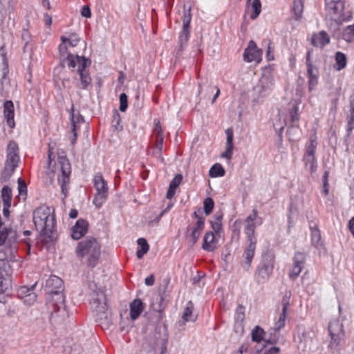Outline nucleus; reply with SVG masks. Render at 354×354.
I'll use <instances>...</instances> for the list:
<instances>
[{
	"label": "nucleus",
	"mask_w": 354,
	"mask_h": 354,
	"mask_svg": "<svg viewBox=\"0 0 354 354\" xmlns=\"http://www.w3.org/2000/svg\"><path fill=\"white\" fill-rule=\"evenodd\" d=\"M288 315V311H283L279 315V319L274 324V328L271 329L270 337L266 339V342L274 344L279 340V330L285 326V321Z\"/></svg>",
	"instance_id": "17"
},
{
	"label": "nucleus",
	"mask_w": 354,
	"mask_h": 354,
	"mask_svg": "<svg viewBox=\"0 0 354 354\" xmlns=\"http://www.w3.org/2000/svg\"><path fill=\"white\" fill-rule=\"evenodd\" d=\"M93 182L97 193L94 197L93 203L96 207L100 208L107 198L109 188L106 182L100 173H97L95 175Z\"/></svg>",
	"instance_id": "11"
},
{
	"label": "nucleus",
	"mask_w": 354,
	"mask_h": 354,
	"mask_svg": "<svg viewBox=\"0 0 354 354\" xmlns=\"http://www.w3.org/2000/svg\"><path fill=\"white\" fill-rule=\"evenodd\" d=\"M172 204L168 205L167 208L162 210L153 220H150L148 221L149 226H153V223H158L160 220L161 217L170 209L172 206Z\"/></svg>",
	"instance_id": "54"
},
{
	"label": "nucleus",
	"mask_w": 354,
	"mask_h": 354,
	"mask_svg": "<svg viewBox=\"0 0 354 354\" xmlns=\"http://www.w3.org/2000/svg\"><path fill=\"white\" fill-rule=\"evenodd\" d=\"M0 56L2 57L3 64L6 65V67L3 70V78H5L8 72V64L6 58V52L3 46L0 47Z\"/></svg>",
	"instance_id": "58"
},
{
	"label": "nucleus",
	"mask_w": 354,
	"mask_h": 354,
	"mask_svg": "<svg viewBox=\"0 0 354 354\" xmlns=\"http://www.w3.org/2000/svg\"><path fill=\"white\" fill-rule=\"evenodd\" d=\"M290 297H291L290 292H289V291L286 292V293L282 299V301H281L283 311H288V306L290 305Z\"/></svg>",
	"instance_id": "51"
},
{
	"label": "nucleus",
	"mask_w": 354,
	"mask_h": 354,
	"mask_svg": "<svg viewBox=\"0 0 354 354\" xmlns=\"http://www.w3.org/2000/svg\"><path fill=\"white\" fill-rule=\"evenodd\" d=\"M222 218L221 213H216L214 216V220L211 221V226L215 233H219L222 230Z\"/></svg>",
	"instance_id": "38"
},
{
	"label": "nucleus",
	"mask_w": 354,
	"mask_h": 354,
	"mask_svg": "<svg viewBox=\"0 0 354 354\" xmlns=\"http://www.w3.org/2000/svg\"><path fill=\"white\" fill-rule=\"evenodd\" d=\"M33 221L36 229L43 235L51 238L55 228L53 209L46 205L38 207L33 212Z\"/></svg>",
	"instance_id": "2"
},
{
	"label": "nucleus",
	"mask_w": 354,
	"mask_h": 354,
	"mask_svg": "<svg viewBox=\"0 0 354 354\" xmlns=\"http://www.w3.org/2000/svg\"><path fill=\"white\" fill-rule=\"evenodd\" d=\"M3 115L6 120L8 125L10 128H14L15 122V109L14 104L11 100H7L3 104Z\"/></svg>",
	"instance_id": "22"
},
{
	"label": "nucleus",
	"mask_w": 354,
	"mask_h": 354,
	"mask_svg": "<svg viewBox=\"0 0 354 354\" xmlns=\"http://www.w3.org/2000/svg\"><path fill=\"white\" fill-rule=\"evenodd\" d=\"M214 207V202L210 197L206 198L203 201V209L206 215H209L212 213Z\"/></svg>",
	"instance_id": "45"
},
{
	"label": "nucleus",
	"mask_w": 354,
	"mask_h": 354,
	"mask_svg": "<svg viewBox=\"0 0 354 354\" xmlns=\"http://www.w3.org/2000/svg\"><path fill=\"white\" fill-rule=\"evenodd\" d=\"M262 50L257 48L256 43L250 40L243 53V59L247 62L261 60Z\"/></svg>",
	"instance_id": "16"
},
{
	"label": "nucleus",
	"mask_w": 354,
	"mask_h": 354,
	"mask_svg": "<svg viewBox=\"0 0 354 354\" xmlns=\"http://www.w3.org/2000/svg\"><path fill=\"white\" fill-rule=\"evenodd\" d=\"M339 95H340L339 89H336L335 91L331 92L329 94V97H330V103H331L330 109L332 111H336Z\"/></svg>",
	"instance_id": "44"
},
{
	"label": "nucleus",
	"mask_w": 354,
	"mask_h": 354,
	"mask_svg": "<svg viewBox=\"0 0 354 354\" xmlns=\"http://www.w3.org/2000/svg\"><path fill=\"white\" fill-rule=\"evenodd\" d=\"M341 37L346 42H351L354 39V24L347 26L341 33Z\"/></svg>",
	"instance_id": "35"
},
{
	"label": "nucleus",
	"mask_w": 354,
	"mask_h": 354,
	"mask_svg": "<svg viewBox=\"0 0 354 354\" xmlns=\"http://www.w3.org/2000/svg\"><path fill=\"white\" fill-rule=\"evenodd\" d=\"M121 122V117L119 113L115 111L113 115V119H112V127L115 129L116 131H121L122 129V126L120 124Z\"/></svg>",
	"instance_id": "47"
},
{
	"label": "nucleus",
	"mask_w": 354,
	"mask_h": 354,
	"mask_svg": "<svg viewBox=\"0 0 354 354\" xmlns=\"http://www.w3.org/2000/svg\"><path fill=\"white\" fill-rule=\"evenodd\" d=\"M328 332L331 339L328 346L333 352L339 353L344 336L342 324L338 320L330 322L328 325Z\"/></svg>",
	"instance_id": "9"
},
{
	"label": "nucleus",
	"mask_w": 354,
	"mask_h": 354,
	"mask_svg": "<svg viewBox=\"0 0 354 354\" xmlns=\"http://www.w3.org/2000/svg\"><path fill=\"white\" fill-rule=\"evenodd\" d=\"M203 86H205V93L203 96L204 98H207L209 96V94L211 93H212V91H213V88L210 85V84H209L207 79V78L201 79L198 83V102H197V103H199L201 100V98L199 96L203 93Z\"/></svg>",
	"instance_id": "28"
},
{
	"label": "nucleus",
	"mask_w": 354,
	"mask_h": 354,
	"mask_svg": "<svg viewBox=\"0 0 354 354\" xmlns=\"http://www.w3.org/2000/svg\"><path fill=\"white\" fill-rule=\"evenodd\" d=\"M76 59L78 62V68L82 69L83 71H86L85 68L90 64V62L84 57L76 56Z\"/></svg>",
	"instance_id": "55"
},
{
	"label": "nucleus",
	"mask_w": 354,
	"mask_h": 354,
	"mask_svg": "<svg viewBox=\"0 0 354 354\" xmlns=\"http://www.w3.org/2000/svg\"><path fill=\"white\" fill-rule=\"evenodd\" d=\"M90 290V304L91 308L95 311L98 316L104 314L108 308L106 298L103 289L98 287L94 282L88 283Z\"/></svg>",
	"instance_id": "6"
},
{
	"label": "nucleus",
	"mask_w": 354,
	"mask_h": 354,
	"mask_svg": "<svg viewBox=\"0 0 354 354\" xmlns=\"http://www.w3.org/2000/svg\"><path fill=\"white\" fill-rule=\"evenodd\" d=\"M304 10V0H294L292 12L294 14V19L300 21L302 17Z\"/></svg>",
	"instance_id": "29"
},
{
	"label": "nucleus",
	"mask_w": 354,
	"mask_h": 354,
	"mask_svg": "<svg viewBox=\"0 0 354 354\" xmlns=\"http://www.w3.org/2000/svg\"><path fill=\"white\" fill-rule=\"evenodd\" d=\"M182 180L183 176L181 174L176 175L170 182L169 187L172 188L174 189H176L177 187L180 185V183L182 182Z\"/></svg>",
	"instance_id": "53"
},
{
	"label": "nucleus",
	"mask_w": 354,
	"mask_h": 354,
	"mask_svg": "<svg viewBox=\"0 0 354 354\" xmlns=\"http://www.w3.org/2000/svg\"><path fill=\"white\" fill-rule=\"evenodd\" d=\"M266 335L265 331L259 326H256L252 330V340L255 342H260L264 339Z\"/></svg>",
	"instance_id": "39"
},
{
	"label": "nucleus",
	"mask_w": 354,
	"mask_h": 354,
	"mask_svg": "<svg viewBox=\"0 0 354 354\" xmlns=\"http://www.w3.org/2000/svg\"><path fill=\"white\" fill-rule=\"evenodd\" d=\"M302 270L303 269L301 268V267L292 266V268L289 272V278L292 281L295 280L299 277Z\"/></svg>",
	"instance_id": "52"
},
{
	"label": "nucleus",
	"mask_w": 354,
	"mask_h": 354,
	"mask_svg": "<svg viewBox=\"0 0 354 354\" xmlns=\"http://www.w3.org/2000/svg\"><path fill=\"white\" fill-rule=\"evenodd\" d=\"M347 59L345 54L342 52L335 53V68L337 71H341L346 66Z\"/></svg>",
	"instance_id": "33"
},
{
	"label": "nucleus",
	"mask_w": 354,
	"mask_h": 354,
	"mask_svg": "<svg viewBox=\"0 0 354 354\" xmlns=\"http://www.w3.org/2000/svg\"><path fill=\"white\" fill-rule=\"evenodd\" d=\"M165 306L166 304L162 296L159 295L153 298L151 304V307L153 310L161 313L165 308Z\"/></svg>",
	"instance_id": "36"
},
{
	"label": "nucleus",
	"mask_w": 354,
	"mask_h": 354,
	"mask_svg": "<svg viewBox=\"0 0 354 354\" xmlns=\"http://www.w3.org/2000/svg\"><path fill=\"white\" fill-rule=\"evenodd\" d=\"M214 234L212 232H206L203 237L202 248L207 252H212L216 248Z\"/></svg>",
	"instance_id": "26"
},
{
	"label": "nucleus",
	"mask_w": 354,
	"mask_h": 354,
	"mask_svg": "<svg viewBox=\"0 0 354 354\" xmlns=\"http://www.w3.org/2000/svg\"><path fill=\"white\" fill-rule=\"evenodd\" d=\"M311 242L312 245L315 247H318L321 245V233L319 229H314L311 232Z\"/></svg>",
	"instance_id": "46"
},
{
	"label": "nucleus",
	"mask_w": 354,
	"mask_h": 354,
	"mask_svg": "<svg viewBox=\"0 0 354 354\" xmlns=\"http://www.w3.org/2000/svg\"><path fill=\"white\" fill-rule=\"evenodd\" d=\"M66 40L68 39L65 37H62V43L59 44L58 48L60 57L63 60H65V58L67 57V55H71V53H68L67 46L65 44Z\"/></svg>",
	"instance_id": "48"
},
{
	"label": "nucleus",
	"mask_w": 354,
	"mask_h": 354,
	"mask_svg": "<svg viewBox=\"0 0 354 354\" xmlns=\"http://www.w3.org/2000/svg\"><path fill=\"white\" fill-rule=\"evenodd\" d=\"M77 72L80 77L81 88L82 89H88L91 84V77L86 71H83L81 68L77 69Z\"/></svg>",
	"instance_id": "34"
},
{
	"label": "nucleus",
	"mask_w": 354,
	"mask_h": 354,
	"mask_svg": "<svg viewBox=\"0 0 354 354\" xmlns=\"http://www.w3.org/2000/svg\"><path fill=\"white\" fill-rule=\"evenodd\" d=\"M274 86V79L272 70L270 67L264 68L257 84L253 88V102H261L269 95Z\"/></svg>",
	"instance_id": "4"
},
{
	"label": "nucleus",
	"mask_w": 354,
	"mask_h": 354,
	"mask_svg": "<svg viewBox=\"0 0 354 354\" xmlns=\"http://www.w3.org/2000/svg\"><path fill=\"white\" fill-rule=\"evenodd\" d=\"M1 197L3 203L11 204L12 201V190L6 185L1 189Z\"/></svg>",
	"instance_id": "43"
},
{
	"label": "nucleus",
	"mask_w": 354,
	"mask_h": 354,
	"mask_svg": "<svg viewBox=\"0 0 354 354\" xmlns=\"http://www.w3.org/2000/svg\"><path fill=\"white\" fill-rule=\"evenodd\" d=\"M252 13L250 15V19L254 20L260 14L261 11V3L260 0H253L252 3Z\"/></svg>",
	"instance_id": "42"
},
{
	"label": "nucleus",
	"mask_w": 354,
	"mask_h": 354,
	"mask_svg": "<svg viewBox=\"0 0 354 354\" xmlns=\"http://www.w3.org/2000/svg\"><path fill=\"white\" fill-rule=\"evenodd\" d=\"M225 171L223 166L218 163L214 164L209 171V175L212 178L222 177L225 175Z\"/></svg>",
	"instance_id": "37"
},
{
	"label": "nucleus",
	"mask_w": 354,
	"mask_h": 354,
	"mask_svg": "<svg viewBox=\"0 0 354 354\" xmlns=\"http://www.w3.org/2000/svg\"><path fill=\"white\" fill-rule=\"evenodd\" d=\"M88 223L86 220L78 219L71 229V236L78 240L84 236L88 232Z\"/></svg>",
	"instance_id": "19"
},
{
	"label": "nucleus",
	"mask_w": 354,
	"mask_h": 354,
	"mask_svg": "<svg viewBox=\"0 0 354 354\" xmlns=\"http://www.w3.org/2000/svg\"><path fill=\"white\" fill-rule=\"evenodd\" d=\"M246 243L247 246L245 249L243 254L245 257L244 266H245L246 269H248L251 266V263L254 256V251L256 249L257 241H246Z\"/></svg>",
	"instance_id": "23"
},
{
	"label": "nucleus",
	"mask_w": 354,
	"mask_h": 354,
	"mask_svg": "<svg viewBox=\"0 0 354 354\" xmlns=\"http://www.w3.org/2000/svg\"><path fill=\"white\" fill-rule=\"evenodd\" d=\"M288 113L290 117V122L292 123V126H296L299 120V106L297 102H294L290 104Z\"/></svg>",
	"instance_id": "31"
},
{
	"label": "nucleus",
	"mask_w": 354,
	"mask_h": 354,
	"mask_svg": "<svg viewBox=\"0 0 354 354\" xmlns=\"http://www.w3.org/2000/svg\"><path fill=\"white\" fill-rule=\"evenodd\" d=\"M317 142L315 139L311 138L309 145L306 147V152L303 156L305 168L310 173L316 171L317 168V159L315 158V151Z\"/></svg>",
	"instance_id": "14"
},
{
	"label": "nucleus",
	"mask_w": 354,
	"mask_h": 354,
	"mask_svg": "<svg viewBox=\"0 0 354 354\" xmlns=\"http://www.w3.org/2000/svg\"><path fill=\"white\" fill-rule=\"evenodd\" d=\"M46 292L51 295L49 306L53 308V317H63L67 315L65 297L63 294L64 283L61 278L51 275L46 281Z\"/></svg>",
	"instance_id": "1"
},
{
	"label": "nucleus",
	"mask_w": 354,
	"mask_h": 354,
	"mask_svg": "<svg viewBox=\"0 0 354 354\" xmlns=\"http://www.w3.org/2000/svg\"><path fill=\"white\" fill-rule=\"evenodd\" d=\"M308 83L309 91H313L318 84V77L315 78H308Z\"/></svg>",
	"instance_id": "64"
},
{
	"label": "nucleus",
	"mask_w": 354,
	"mask_h": 354,
	"mask_svg": "<svg viewBox=\"0 0 354 354\" xmlns=\"http://www.w3.org/2000/svg\"><path fill=\"white\" fill-rule=\"evenodd\" d=\"M19 147L14 141H10L7 147V158L5 163L18 167L19 162Z\"/></svg>",
	"instance_id": "18"
},
{
	"label": "nucleus",
	"mask_w": 354,
	"mask_h": 354,
	"mask_svg": "<svg viewBox=\"0 0 354 354\" xmlns=\"http://www.w3.org/2000/svg\"><path fill=\"white\" fill-rule=\"evenodd\" d=\"M326 8L333 22H346L352 19L350 11L344 12V0H325Z\"/></svg>",
	"instance_id": "7"
},
{
	"label": "nucleus",
	"mask_w": 354,
	"mask_h": 354,
	"mask_svg": "<svg viewBox=\"0 0 354 354\" xmlns=\"http://www.w3.org/2000/svg\"><path fill=\"white\" fill-rule=\"evenodd\" d=\"M167 340L166 338H162L158 341V344L160 345V352L159 354H166L167 353Z\"/></svg>",
	"instance_id": "61"
},
{
	"label": "nucleus",
	"mask_w": 354,
	"mask_h": 354,
	"mask_svg": "<svg viewBox=\"0 0 354 354\" xmlns=\"http://www.w3.org/2000/svg\"><path fill=\"white\" fill-rule=\"evenodd\" d=\"M59 164L60 165L62 174L58 177V183L61 187L62 193L64 197H66L67 186L70 181L71 165L66 157H59Z\"/></svg>",
	"instance_id": "15"
},
{
	"label": "nucleus",
	"mask_w": 354,
	"mask_h": 354,
	"mask_svg": "<svg viewBox=\"0 0 354 354\" xmlns=\"http://www.w3.org/2000/svg\"><path fill=\"white\" fill-rule=\"evenodd\" d=\"M307 66V75L308 78H315L318 77V70L313 65Z\"/></svg>",
	"instance_id": "57"
},
{
	"label": "nucleus",
	"mask_w": 354,
	"mask_h": 354,
	"mask_svg": "<svg viewBox=\"0 0 354 354\" xmlns=\"http://www.w3.org/2000/svg\"><path fill=\"white\" fill-rule=\"evenodd\" d=\"M235 318L237 321L243 322L245 319V308L239 305L236 310Z\"/></svg>",
	"instance_id": "56"
},
{
	"label": "nucleus",
	"mask_w": 354,
	"mask_h": 354,
	"mask_svg": "<svg viewBox=\"0 0 354 354\" xmlns=\"http://www.w3.org/2000/svg\"><path fill=\"white\" fill-rule=\"evenodd\" d=\"M18 190H19V194L26 195L27 186H26V183L20 178L18 179Z\"/></svg>",
	"instance_id": "60"
},
{
	"label": "nucleus",
	"mask_w": 354,
	"mask_h": 354,
	"mask_svg": "<svg viewBox=\"0 0 354 354\" xmlns=\"http://www.w3.org/2000/svg\"><path fill=\"white\" fill-rule=\"evenodd\" d=\"M130 317L132 320H136L144 310V304L142 301L136 299L130 303Z\"/></svg>",
	"instance_id": "24"
},
{
	"label": "nucleus",
	"mask_w": 354,
	"mask_h": 354,
	"mask_svg": "<svg viewBox=\"0 0 354 354\" xmlns=\"http://www.w3.org/2000/svg\"><path fill=\"white\" fill-rule=\"evenodd\" d=\"M9 261L0 259V302L2 303L5 302L3 295L8 294L10 288Z\"/></svg>",
	"instance_id": "13"
},
{
	"label": "nucleus",
	"mask_w": 354,
	"mask_h": 354,
	"mask_svg": "<svg viewBox=\"0 0 354 354\" xmlns=\"http://www.w3.org/2000/svg\"><path fill=\"white\" fill-rule=\"evenodd\" d=\"M306 260V255L304 252H297L293 257V265L304 268Z\"/></svg>",
	"instance_id": "41"
},
{
	"label": "nucleus",
	"mask_w": 354,
	"mask_h": 354,
	"mask_svg": "<svg viewBox=\"0 0 354 354\" xmlns=\"http://www.w3.org/2000/svg\"><path fill=\"white\" fill-rule=\"evenodd\" d=\"M330 37L328 33L324 30H322L319 32L313 34L310 39V44L315 47L324 48L330 43Z\"/></svg>",
	"instance_id": "20"
},
{
	"label": "nucleus",
	"mask_w": 354,
	"mask_h": 354,
	"mask_svg": "<svg viewBox=\"0 0 354 354\" xmlns=\"http://www.w3.org/2000/svg\"><path fill=\"white\" fill-rule=\"evenodd\" d=\"M194 304L189 301L187 303L184 308L182 319L179 321L178 324L180 326L185 325L187 322H194L197 319V315L193 313Z\"/></svg>",
	"instance_id": "21"
},
{
	"label": "nucleus",
	"mask_w": 354,
	"mask_h": 354,
	"mask_svg": "<svg viewBox=\"0 0 354 354\" xmlns=\"http://www.w3.org/2000/svg\"><path fill=\"white\" fill-rule=\"evenodd\" d=\"M17 233L12 228L4 227L0 230V245L6 243L3 250L0 252V259L15 261L17 251Z\"/></svg>",
	"instance_id": "5"
},
{
	"label": "nucleus",
	"mask_w": 354,
	"mask_h": 354,
	"mask_svg": "<svg viewBox=\"0 0 354 354\" xmlns=\"http://www.w3.org/2000/svg\"><path fill=\"white\" fill-rule=\"evenodd\" d=\"M233 149L234 147L226 146L225 151L222 153L221 156L229 160H231L233 153Z\"/></svg>",
	"instance_id": "62"
},
{
	"label": "nucleus",
	"mask_w": 354,
	"mask_h": 354,
	"mask_svg": "<svg viewBox=\"0 0 354 354\" xmlns=\"http://www.w3.org/2000/svg\"><path fill=\"white\" fill-rule=\"evenodd\" d=\"M274 265V258L270 254L263 255L255 272V277L259 283L264 282L269 279L272 273Z\"/></svg>",
	"instance_id": "10"
},
{
	"label": "nucleus",
	"mask_w": 354,
	"mask_h": 354,
	"mask_svg": "<svg viewBox=\"0 0 354 354\" xmlns=\"http://www.w3.org/2000/svg\"><path fill=\"white\" fill-rule=\"evenodd\" d=\"M192 217L196 219V221L194 223L189 224L187 227L185 236L188 243L193 246L196 243L204 230L205 218L201 215L200 209L198 212L195 211Z\"/></svg>",
	"instance_id": "8"
},
{
	"label": "nucleus",
	"mask_w": 354,
	"mask_h": 354,
	"mask_svg": "<svg viewBox=\"0 0 354 354\" xmlns=\"http://www.w3.org/2000/svg\"><path fill=\"white\" fill-rule=\"evenodd\" d=\"M36 284L37 283H35L30 287V288H28L26 286L21 288L20 293L21 295L24 294V302L28 306L32 305L36 301L37 295L32 292V290L34 289Z\"/></svg>",
	"instance_id": "25"
},
{
	"label": "nucleus",
	"mask_w": 354,
	"mask_h": 354,
	"mask_svg": "<svg viewBox=\"0 0 354 354\" xmlns=\"http://www.w3.org/2000/svg\"><path fill=\"white\" fill-rule=\"evenodd\" d=\"M128 107V97L122 93L120 95V110L122 112H124Z\"/></svg>",
	"instance_id": "49"
},
{
	"label": "nucleus",
	"mask_w": 354,
	"mask_h": 354,
	"mask_svg": "<svg viewBox=\"0 0 354 354\" xmlns=\"http://www.w3.org/2000/svg\"><path fill=\"white\" fill-rule=\"evenodd\" d=\"M67 63V65L70 68H74L76 66L75 57L71 55H67V57L65 58V60Z\"/></svg>",
	"instance_id": "63"
},
{
	"label": "nucleus",
	"mask_w": 354,
	"mask_h": 354,
	"mask_svg": "<svg viewBox=\"0 0 354 354\" xmlns=\"http://www.w3.org/2000/svg\"><path fill=\"white\" fill-rule=\"evenodd\" d=\"M71 120L72 124V132H75L77 129V124L84 122L83 117L80 114H75L73 106L71 108Z\"/></svg>",
	"instance_id": "40"
},
{
	"label": "nucleus",
	"mask_w": 354,
	"mask_h": 354,
	"mask_svg": "<svg viewBox=\"0 0 354 354\" xmlns=\"http://www.w3.org/2000/svg\"><path fill=\"white\" fill-rule=\"evenodd\" d=\"M190 35V24H183V27L179 35L180 50L187 46Z\"/></svg>",
	"instance_id": "27"
},
{
	"label": "nucleus",
	"mask_w": 354,
	"mask_h": 354,
	"mask_svg": "<svg viewBox=\"0 0 354 354\" xmlns=\"http://www.w3.org/2000/svg\"><path fill=\"white\" fill-rule=\"evenodd\" d=\"M263 223V220L258 216V211L256 209L252 213L248 215L244 221V232L246 235V241H257L255 236V229Z\"/></svg>",
	"instance_id": "12"
},
{
	"label": "nucleus",
	"mask_w": 354,
	"mask_h": 354,
	"mask_svg": "<svg viewBox=\"0 0 354 354\" xmlns=\"http://www.w3.org/2000/svg\"><path fill=\"white\" fill-rule=\"evenodd\" d=\"M75 252L79 258L86 257L88 266L94 268L101 255V245L96 239L88 236L77 243Z\"/></svg>",
	"instance_id": "3"
},
{
	"label": "nucleus",
	"mask_w": 354,
	"mask_h": 354,
	"mask_svg": "<svg viewBox=\"0 0 354 354\" xmlns=\"http://www.w3.org/2000/svg\"><path fill=\"white\" fill-rule=\"evenodd\" d=\"M226 134V146L228 147H234L233 145V131L231 129H227L225 130Z\"/></svg>",
	"instance_id": "59"
},
{
	"label": "nucleus",
	"mask_w": 354,
	"mask_h": 354,
	"mask_svg": "<svg viewBox=\"0 0 354 354\" xmlns=\"http://www.w3.org/2000/svg\"><path fill=\"white\" fill-rule=\"evenodd\" d=\"M137 243L139 246L136 252V256L138 259L142 258V257L147 253L149 249V244L144 238H139L137 240Z\"/></svg>",
	"instance_id": "32"
},
{
	"label": "nucleus",
	"mask_w": 354,
	"mask_h": 354,
	"mask_svg": "<svg viewBox=\"0 0 354 354\" xmlns=\"http://www.w3.org/2000/svg\"><path fill=\"white\" fill-rule=\"evenodd\" d=\"M17 167L5 163L4 168L1 171L0 180L1 183H6L9 180Z\"/></svg>",
	"instance_id": "30"
},
{
	"label": "nucleus",
	"mask_w": 354,
	"mask_h": 354,
	"mask_svg": "<svg viewBox=\"0 0 354 354\" xmlns=\"http://www.w3.org/2000/svg\"><path fill=\"white\" fill-rule=\"evenodd\" d=\"M155 131H157V143L156 147L160 151H162V145H163V136L160 127H156Z\"/></svg>",
	"instance_id": "50"
}]
</instances>
